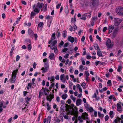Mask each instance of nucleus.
<instances>
[{
	"instance_id": "obj_1",
	"label": "nucleus",
	"mask_w": 123,
	"mask_h": 123,
	"mask_svg": "<svg viewBox=\"0 0 123 123\" xmlns=\"http://www.w3.org/2000/svg\"><path fill=\"white\" fill-rule=\"evenodd\" d=\"M44 5V4L43 3H40L39 2H38L36 5L34 4L33 6V11L35 12L38 13H39L40 9H41L42 7Z\"/></svg>"
},
{
	"instance_id": "obj_2",
	"label": "nucleus",
	"mask_w": 123,
	"mask_h": 123,
	"mask_svg": "<svg viewBox=\"0 0 123 123\" xmlns=\"http://www.w3.org/2000/svg\"><path fill=\"white\" fill-rule=\"evenodd\" d=\"M18 71V69H16L14 70L12 73V75L10 79V82L11 83H13L15 82L16 79L17 73Z\"/></svg>"
},
{
	"instance_id": "obj_3",
	"label": "nucleus",
	"mask_w": 123,
	"mask_h": 123,
	"mask_svg": "<svg viewBox=\"0 0 123 123\" xmlns=\"http://www.w3.org/2000/svg\"><path fill=\"white\" fill-rule=\"evenodd\" d=\"M99 2L98 0H90V6L92 8L97 6Z\"/></svg>"
},
{
	"instance_id": "obj_4",
	"label": "nucleus",
	"mask_w": 123,
	"mask_h": 123,
	"mask_svg": "<svg viewBox=\"0 0 123 123\" xmlns=\"http://www.w3.org/2000/svg\"><path fill=\"white\" fill-rule=\"evenodd\" d=\"M9 103L8 101L6 102V103L5 104V102L3 101H1L0 102V112H1L3 110L2 108H5L6 107V105H7Z\"/></svg>"
},
{
	"instance_id": "obj_5",
	"label": "nucleus",
	"mask_w": 123,
	"mask_h": 123,
	"mask_svg": "<svg viewBox=\"0 0 123 123\" xmlns=\"http://www.w3.org/2000/svg\"><path fill=\"white\" fill-rule=\"evenodd\" d=\"M106 45L108 48H111L113 47L114 45L113 43L111 42V40L109 39H107L106 41Z\"/></svg>"
},
{
	"instance_id": "obj_6",
	"label": "nucleus",
	"mask_w": 123,
	"mask_h": 123,
	"mask_svg": "<svg viewBox=\"0 0 123 123\" xmlns=\"http://www.w3.org/2000/svg\"><path fill=\"white\" fill-rule=\"evenodd\" d=\"M114 25L116 26H118L121 23L122 20L120 19L116 18H114Z\"/></svg>"
},
{
	"instance_id": "obj_7",
	"label": "nucleus",
	"mask_w": 123,
	"mask_h": 123,
	"mask_svg": "<svg viewBox=\"0 0 123 123\" xmlns=\"http://www.w3.org/2000/svg\"><path fill=\"white\" fill-rule=\"evenodd\" d=\"M116 12L117 13L122 15L123 13V8L121 7H118L116 9Z\"/></svg>"
},
{
	"instance_id": "obj_8",
	"label": "nucleus",
	"mask_w": 123,
	"mask_h": 123,
	"mask_svg": "<svg viewBox=\"0 0 123 123\" xmlns=\"http://www.w3.org/2000/svg\"><path fill=\"white\" fill-rule=\"evenodd\" d=\"M45 64H46V66H45V67H42L41 69L42 70V72L43 73H45L48 71L49 66L48 65V63H45Z\"/></svg>"
},
{
	"instance_id": "obj_9",
	"label": "nucleus",
	"mask_w": 123,
	"mask_h": 123,
	"mask_svg": "<svg viewBox=\"0 0 123 123\" xmlns=\"http://www.w3.org/2000/svg\"><path fill=\"white\" fill-rule=\"evenodd\" d=\"M78 113V111L77 110V109L76 107H75V109L71 113V115H74L76 117H77Z\"/></svg>"
},
{
	"instance_id": "obj_10",
	"label": "nucleus",
	"mask_w": 123,
	"mask_h": 123,
	"mask_svg": "<svg viewBox=\"0 0 123 123\" xmlns=\"http://www.w3.org/2000/svg\"><path fill=\"white\" fill-rule=\"evenodd\" d=\"M78 119L80 122H83V120L85 119V114L83 113L81 117L79 116L78 117Z\"/></svg>"
},
{
	"instance_id": "obj_11",
	"label": "nucleus",
	"mask_w": 123,
	"mask_h": 123,
	"mask_svg": "<svg viewBox=\"0 0 123 123\" xmlns=\"http://www.w3.org/2000/svg\"><path fill=\"white\" fill-rule=\"evenodd\" d=\"M117 110L119 112H121L122 111V108L121 107V104L117 103L116 105Z\"/></svg>"
},
{
	"instance_id": "obj_12",
	"label": "nucleus",
	"mask_w": 123,
	"mask_h": 123,
	"mask_svg": "<svg viewBox=\"0 0 123 123\" xmlns=\"http://www.w3.org/2000/svg\"><path fill=\"white\" fill-rule=\"evenodd\" d=\"M114 29V25H112L111 26H110L108 27V30L109 33H111L112 32V30H113Z\"/></svg>"
},
{
	"instance_id": "obj_13",
	"label": "nucleus",
	"mask_w": 123,
	"mask_h": 123,
	"mask_svg": "<svg viewBox=\"0 0 123 123\" xmlns=\"http://www.w3.org/2000/svg\"><path fill=\"white\" fill-rule=\"evenodd\" d=\"M86 110L89 112L90 113L94 111H95V110L90 106L87 108Z\"/></svg>"
},
{
	"instance_id": "obj_14",
	"label": "nucleus",
	"mask_w": 123,
	"mask_h": 123,
	"mask_svg": "<svg viewBox=\"0 0 123 123\" xmlns=\"http://www.w3.org/2000/svg\"><path fill=\"white\" fill-rule=\"evenodd\" d=\"M68 40L71 43H73L74 41V39L73 37L71 36H69L68 38Z\"/></svg>"
},
{
	"instance_id": "obj_15",
	"label": "nucleus",
	"mask_w": 123,
	"mask_h": 123,
	"mask_svg": "<svg viewBox=\"0 0 123 123\" xmlns=\"http://www.w3.org/2000/svg\"><path fill=\"white\" fill-rule=\"evenodd\" d=\"M85 120L86 119V121L87 123H90V121L88 118V115L86 112H85Z\"/></svg>"
},
{
	"instance_id": "obj_16",
	"label": "nucleus",
	"mask_w": 123,
	"mask_h": 123,
	"mask_svg": "<svg viewBox=\"0 0 123 123\" xmlns=\"http://www.w3.org/2000/svg\"><path fill=\"white\" fill-rule=\"evenodd\" d=\"M81 101L82 100L80 99H77L76 103V105L77 106H79L81 104Z\"/></svg>"
},
{
	"instance_id": "obj_17",
	"label": "nucleus",
	"mask_w": 123,
	"mask_h": 123,
	"mask_svg": "<svg viewBox=\"0 0 123 123\" xmlns=\"http://www.w3.org/2000/svg\"><path fill=\"white\" fill-rule=\"evenodd\" d=\"M61 80L62 81L63 83H65V79H64V74H62L60 76Z\"/></svg>"
},
{
	"instance_id": "obj_18",
	"label": "nucleus",
	"mask_w": 123,
	"mask_h": 123,
	"mask_svg": "<svg viewBox=\"0 0 123 123\" xmlns=\"http://www.w3.org/2000/svg\"><path fill=\"white\" fill-rule=\"evenodd\" d=\"M48 79L50 80V81L54 82L55 80V77L54 76H52L51 77H48Z\"/></svg>"
},
{
	"instance_id": "obj_19",
	"label": "nucleus",
	"mask_w": 123,
	"mask_h": 123,
	"mask_svg": "<svg viewBox=\"0 0 123 123\" xmlns=\"http://www.w3.org/2000/svg\"><path fill=\"white\" fill-rule=\"evenodd\" d=\"M77 88L79 90V92H82V89L81 88V86L79 84H77L76 85Z\"/></svg>"
},
{
	"instance_id": "obj_20",
	"label": "nucleus",
	"mask_w": 123,
	"mask_h": 123,
	"mask_svg": "<svg viewBox=\"0 0 123 123\" xmlns=\"http://www.w3.org/2000/svg\"><path fill=\"white\" fill-rule=\"evenodd\" d=\"M28 33L31 35H32L34 34V33L30 29H29Z\"/></svg>"
},
{
	"instance_id": "obj_21",
	"label": "nucleus",
	"mask_w": 123,
	"mask_h": 123,
	"mask_svg": "<svg viewBox=\"0 0 123 123\" xmlns=\"http://www.w3.org/2000/svg\"><path fill=\"white\" fill-rule=\"evenodd\" d=\"M67 94H63L62 96V97L63 99L65 100L66 99L67 97Z\"/></svg>"
},
{
	"instance_id": "obj_22",
	"label": "nucleus",
	"mask_w": 123,
	"mask_h": 123,
	"mask_svg": "<svg viewBox=\"0 0 123 123\" xmlns=\"http://www.w3.org/2000/svg\"><path fill=\"white\" fill-rule=\"evenodd\" d=\"M36 15V14L34 13L32 11L30 14V18L32 19V18Z\"/></svg>"
},
{
	"instance_id": "obj_23",
	"label": "nucleus",
	"mask_w": 123,
	"mask_h": 123,
	"mask_svg": "<svg viewBox=\"0 0 123 123\" xmlns=\"http://www.w3.org/2000/svg\"><path fill=\"white\" fill-rule=\"evenodd\" d=\"M110 117L111 118H112L114 116V114H113V112L112 111H111L109 113Z\"/></svg>"
},
{
	"instance_id": "obj_24",
	"label": "nucleus",
	"mask_w": 123,
	"mask_h": 123,
	"mask_svg": "<svg viewBox=\"0 0 123 123\" xmlns=\"http://www.w3.org/2000/svg\"><path fill=\"white\" fill-rule=\"evenodd\" d=\"M94 47L95 48V49L96 50H98L99 51L100 50V49L99 48V46L98 44H95L94 46Z\"/></svg>"
},
{
	"instance_id": "obj_25",
	"label": "nucleus",
	"mask_w": 123,
	"mask_h": 123,
	"mask_svg": "<svg viewBox=\"0 0 123 123\" xmlns=\"http://www.w3.org/2000/svg\"><path fill=\"white\" fill-rule=\"evenodd\" d=\"M86 17H85V20L86 19V17H87L88 19L90 18L91 16V15L90 13H88L86 14L85 15Z\"/></svg>"
},
{
	"instance_id": "obj_26",
	"label": "nucleus",
	"mask_w": 123,
	"mask_h": 123,
	"mask_svg": "<svg viewBox=\"0 0 123 123\" xmlns=\"http://www.w3.org/2000/svg\"><path fill=\"white\" fill-rule=\"evenodd\" d=\"M79 69L80 71H82L84 70V67L82 65H80L79 67Z\"/></svg>"
},
{
	"instance_id": "obj_27",
	"label": "nucleus",
	"mask_w": 123,
	"mask_h": 123,
	"mask_svg": "<svg viewBox=\"0 0 123 123\" xmlns=\"http://www.w3.org/2000/svg\"><path fill=\"white\" fill-rule=\"evenodd\" d=\"M67 31L66 30H64L63 32L62 33V35L63 37L65 38L66 37V36L67 35Z\"/></svg>"
},
{
	"instance_id": "obj_28",
	"label": "nucleus",
	"mask_w": 123,
	"mask_h": 123,
	"mask_svg": "<svg viewBox=\"0 0 123 123\" xmlns=\"http://www.w3.org/2000/svg\"><path fill=\"white\" fill-rule=\"evenodd\" d=\"M97 55L99 57H102L103 56L102 54L101 51H97Z\"/></svg>"
},
{
	"instance_id": "obj_29",
	"label": "nucleus",
	"mask_w": 123,
	"mask_h": 123,
	"mask_svg": "<svg viewBox=\"0 0 123 123\" xmlns=\"http://www.w3.org/2000/svg\"><path fill=\"white\" fill-rule=\"evenodd\" d=\"M25 43L27 44H31V41L29 39H27L25 40Z\"/></svg>"
},
{
	"instance_id": "obj_30",
	"label": "nucleus",
	"mask_w": 123,
	"mask_h": 123,
	"mask_svg": "<svg viewBox=\"0 0 123 123\" xmlns=\"http://www.w3.org/2000/svg\"><path fill=\"white\" fill-rule=\"evenodd\" d=\"M33 85L31 83H29L28 85L27 89H31V86L32 85Z\"/></svg>"
},
{
	"instance_id": "obj_31",
	"label": "nucleus",
	"mask_w": 123,
	"mask_h": 123,
	"mask_svg": "<svg viewBox=\"0 0 123 123\" xmlns=\"http://www.w3.org/2000/svg\"><path fill=\"white\" fill-rule=\"evenodd\" d=\"M70 98L74 102H75L76 100V98L75 97H74L73 95H71L70 96Z\"/></svg>"
},
{
	"instance_id": "obj_32",
	"label": "nucleus",
	"mask_w": 123,
	"mask_h": 123,
	"mask_svg": "<svg viewBox=\"0 0 123 123\" xmlns=\"http://www.w3.org/2000/svg\"><path fill=\"white\" fill-rule=\"evenodd\" d=\"M120 120L121 119L120 118L118 117H117L114 120V122L117 123L118 121L120 122Z\"/></svg>"
},
{
	"instance_id": "obj_33",
	"label": "nucleus",
	"mask_w": 123,
	"mask_h": 123,
	"mask_svg": "<svg viewBox=\"0 0 123 123\" xmlns=\"http://www.w3.org/2000/svg\"><path fill=\"white\" fill-rule=\"evenodd\" d=\"M14 47H12L11 49V51L10 53V55L11 56H12V53L14 51Z\"/></svg>"
},
{
	"instance_id": "obj_34",
	"label": "nucleus",
	"mask_w": 123,
	"mask_h": 123,
	"mask_svg": "<svg viewBox=\"0 0 123 123\" xmlns=\"http://www.w3.org/2000/svg\"><path fill=\"white\" fill-rule=\"evenodd\" d=\"M96 66L98 65L99 64L101 65H103V62L101 63L99 61H97L95 62Z\"/></svg>"
},
{
	"instance_id": "obj_35",
	"label": "nucleus",
	"mask_w": 123,
	"mask_h": 123,
	"mask_svg": "<svg viewBox=\"0 0 123 123\" xmlns=\"http://www.w3.org/2000/svg\"><path fill=\"white\" fill-rule=\"evenodd\" d=\"M55 33H53L51 36V39L52 40H53L55 39Z\"/></svg>"
},
{
	"instance_id": "obj_36",
	"label": "nucleus",
	"mask_w": 123,
	"mask_h": 123,
	"mask_svg": "<svg viewBox=\"0 0 123 123\" xmlns=\"http://www.w3.org/2000/svg\"><path fill=\"white\" fill-rule=\"evenodd\" d=\"M86 102V101L85 99V108L86 109L89 107L90 106Z\"/></svg>"
},
{
	"instance_id": "obj_37",
	"label": "nucleus",
	"mask_w": 123,
	"mask_h": 123,
	"mask_svg": "<svg viewBox=\"0 0 123 123\" xmlns=\"http://www.w3.org/2000/svg\"><path fill=\"white\" fill-rule=\"evenodd\" d=\"M54 56V54L53 53H51L49 56V58L51 59H53V57Z\"/></svg>"
},
{
	"instance_id": "obj_38",
	"label": "nucleus",
	"mask_w": 123,
	"mask_h": 123,
	"mask_svg": "<svg viewBox=\"0 0 123 123\" xmlns=\"http://www.w3.org/2000/svg\"><path fill=\"white\" fill-rule=\"evenodd\" d=\"M50 48L51 49L54 50L55 49H56L57 47H56L55 45H51L50 46Z\"/></svg>"
},
{
	"instance_id": "obj_39",
	"label": "nucleus",
	"mask_w": 123,
	"mask_h": 123,
	"mask_svg": "<svg viewBox=\"0 0 123 123\" xmlns=\"http://www.w3.org/2000/svg\"><path fill=\"white\" fill-rule=\"evenodd\" d=\"M98 114L99 116V117H103L104 116V115L103 114H101L99 112H98Z\"/></svg>"
},
{
	"instance_id": "obj_40",
	"label": "nucleus",
	"mask_w": 123,
	"mask_h": 123,
	"mask_svg": "<svg viewBox=\"0 0 123 123\" xmlns=\"http://www.w3.org/2000/svg\"><path fill=\"white\" fill-rule=\"evenodd\" d=\"M27 48L29 50H31L32 48V46L31 45V44H29L27 46Z\"/></svg>"
},
{
	"instance_id": "obj_41",
	"label": "nucleus",
	"mask_w": 123,
	"mask_h": 123,
	"mask_svg": "<svg viewBox=\"0 0 123 123\" xmlns=\"http://www.w3.org/2000/svg\"><path fill=\"white\" fill-rule=\"evenodd\" d=\"M21 16L19 17L17 19V20L16 21V23H18L19 22L21 18Z\"/></svg>"
},
{
	"instance_id": "obj_42",
	"label": "nucleus",
	"mask_w": 123,
	"mask_h": 123,
	"mask_svg": "<svg viewBox=\"0 0 123 123\" xmlns=\"http://www.w3.org/2000/svg\"><path fill=\"white\" fill-rule=\"evenodd\" d=\"M57 43V41L56 40H55L54 41L51 43V44L53 45H55Z\"/></svg>"
},
{
	"instance_id": "obj_43",
	"label": "nucleus",
	"mask_w": 123,
	"mask_h": 123,
	"mask_svg": "<svg viewBox=\"0 0 123 123\" xmlns=\"http://www.w3.org/2000/svg\"><path fill=\"white\" fill-rule=\"evenodd\" d=\"M90 80L89 77H86V81L87 83H89Z\"/></svg>"
},
{
	"instance_id": "obj_44",
	"label": "nucleus",
	"mask_w": 123,
	"mask_h": 123,
	"mask_svg": "<svg viewBox=\"0 0 123 123\" xmlns=\"http://www.w3.org/2000/svg\"><path fill=\"white\" fill-rule=\"evenodd\" d=\"M122 69V66L121 65H120L118 66L117 71L118 72H120Z\"/></svg>"
},
{
	"instance_id": "obj_45",
	"label": "nucleus",
	"mask_w": 123,
	"mask_h": 123,
	"mask_svg": "<svg viewBox=\"0 0 123 123\" xmlns=\"http://www.w3.org/2000/svg\"><path fill=\"white\" fill-rule=\"evenodd\" d=\"M43 22H40L38 25V26L39 27H41L43 25Z\"/></svg>"
},
{
	"instance_id": "obj_46",
	"label": "nucleus",
	"mask_w": 123,
	"mask_h": 123,
	"mask_svg": "<svg viewBox=\"0 0 123 123\" xmlns=\"http://www.w3.org/2000/svg\"><path fill=\"white\" fill-rule=\"evenodd\" d=\"M118 28H115L114 31V33H117L118 31Z\"/></svg>"
},
{
	"instance_id": "obj_47",
	"label": "nucleus",
	"mask_w": 123,
	"mask_h": 123,
	"mask_svg": "<svg viewBox=\"0 0 123 123\" xmlns=\"http://www.w3.org/2000/svg\"><path fill=\"white\" fill-rule=\"evenodd\" d=\"M47 105L48 107L47 108V110L48 111L50 110L51 109V107L50 106L49 104L47 103Z\"/></svg>"
},
{
	"instance_id": "obj_48",
	"label": "nucleus",
	"mask_w": 123,
	"mask_h": 123,
	"mask_svg": "<svg viewBox=\"0 0 123 123\" xmlns=\"http://www.w3.org/2000/svg\"><path fill=\"white\" fill-rule=\"evenodd\" d=\"M73 28L74 31L76 30L77 29V27L75 24L73 25Z\"/></svg>"
},
{
	"instance_id": "obj_49",
	"label": "nucleus",
	"mask_w": 123,
	"mask_h": 123,
	"mask_svg": "<svg viewBox=\"0 0 123 123\" xmlns=\"http://www.w3.org/2000/svg\"><path fill=\"white\" fill-rule=\"evenodd\" d=\"M64 44V42L63 41H61L59 44V46L60 47H61L60 46L63 45Z\"/></svg>"
},
{
	"instance_id": "obj_50",
	"label": "nucleus",
	"mask_w": 123,
	"mask_h": 123,
	"mask_svg": "<svg viewBox=\"0 0 123 123\" xmlns=\"http://www.w3.org/2000/svg\"><path fill=\"white\" fill-rule=\"evenodd\" d=\"M34 36L35 38V40H37V38L38 37V36L37 34H34Z\"/></svg>"
},
{
	"instance_id": "obj_51",
	"label": "nucleus",
	"mask_w": 123,
	"mask_h": 123,
	"mask_svg": "<svg viewBox=\"0 0 123 123\" xmlns=\"http://www.w3.org/2000/svg\"><path fill=\"white\" fill-rule=\"evenodd\" d=\"M51 119V117L50 116H49L47 118V122H50Z\"/></svg>"
},
{
	"instance_id": "obj_52",
	"label": "nucleus",
	"mask_w": 123,
	"mask_h": 123,
	"mask_svg": "<svg viewBox=\"0 0 123 123\" xmlns=\"http://www.w3.org/2000/svg\"><path fill=\"white\" fill-rule=\"evenodd\" d=\"M61 109L62 110H63L64 111V110L65 109V105H62L60 107Z\"/></svg>"
},
{
	"instance_id": "obj_53",
	"label": "nucleus",
	"mask_w": 123,
	"mask_h": 123,
	"mask_svg": "<svg viewBox=\"0 0 123 123\" xmlns=\"http://www.w3.org/2000/svg\"><path fill=\"white\" fill-rule=\"evenodd\" d=\"M96 37L97 39L99 40L100 41H101V38L98 35H97L96 36Z\"/></svg>"
},
{
	"instance_id": "obj_54",
	"label": "nucleus",
	"mask_w": 123,
	"mask_h": 123,
	"mask_svg": "<svg viewBox=\"0 0 123 123\" xmlns=\"http://www.w3.org/2000/svg\"><path fill=\"white\" fill-rule=\"evenodd\" d=\"M47 99L48 101L49 100V101L50 102L51 101L52 99H51L50 97L49 96H48L47 97Z\"/></svg>"
},
{
	"instance_id": "obj_55",
	"label": "nucleus",
	"mask_w": 123,
	"mask_h": 123,
	"mask_svg": "<svg viewBox=\"0 0 123 123\" xmlns=\"http://www.w3.org/2000/svg\"><path fill=\"white\" fill-rule=\"evenodd\" d=\"M122 53V51L121 50H119L118 51L117 54V56H119Z\"/></svg>"
},
{
	"instance_id": "obj_56",
	"label": "nucleus",
	"mask_w": 123,
	"mask_h": 123,
	"mask_svg": "<svg viewBox=\"0 0 123 123\" xmlns=\"http://www.w3.org/2000/svg\"><path fill=\"white\" fill-rule=\"evenodd\" d=\"M94 111V116L95 117H96L97 116V112L95 110V111Z\"/></svg>"
},
{
	"instance_id": "obj_57",
	"label": "nucleus",
	"mask_w": 123,
	"mask_h": 123,
	"mask_svg": "<svg viewBox=\"0 0 123 123\" xmlns=\"http://www.w3.org/2000/svg\"><path fill=\"white\" fill-rule=\"evenodd\" d=\"M85 74L86 75V77H88L89 75V73L87 71H85Z\"/></svg>"
},
{
	"instance_id": "obj_58",
	"label": "nucleus",
	"mask_w": 123,
	"mask_h": 123,
	"mask_svg": "<svg viewBox=\"0 0 123 123\" xmlns=\"http://www.w3.org/2000/svg\"><path fill=\"white\" fill-rule=\"evenodd\" d=\"M89 4V2L87 0H85V6H88Z\"/></svg>"
},
{
	"instance_id": "obj_59",
	"label": "nucleus",
	"mask_w": 123,
	"mask_h": 123,
	"mask_svg": "<svg viewBox=\"0 0 123 123\" xmlns=\"http://www.w3.org/2000/svg\"><path fill=\"white\" fill-rule=\"evenodd\" d=\"M69 45V44L68 43H66L64 45V48L67 47Z\"/></svg>"
},
{
	"instance_id": "obj_60",
	"label": "nucleus",
	"mask_w": 123,
	"mask_h": 123,
	"mask_svg": "<svg viewBox=\"0 0 123 123\" xmlns=\"http://www.w3.org/2000/svg\"><path fill=\"white\" fill-rule=\"evenodd\" d=\"M76 21V19L75 18V16H74V18H71L72 22H75Z\"/></svg>"
},
{
	"instance_id": "obj_61",
	"label": "nucleus",
	"mask_w": 123,
	"mask_h": 123,
	"mask_svg": "<svg viewBox=\"0 0 123 123\" xmlns=\"http://www.w3.org/2000/svg\"><path fill=\"white\" fill-rule=\"evenodd\" d=\"M68 50V49L67 48H65L63 49L62 50L63 52H65Z\"/></svg>"
},
{
	"instance_id": "obj_62",
	"label": "nucleus",
	"mask_w": 123,
	"mask_h": 123,
	"mask_svg": "<svg viewBox=\"0 0 123 123\" xmlns=\"http://www.w3.org/2000/svg\"><path fill=\"white\" fill-rule=\"evenodd\" d=\"M107 29V28L106 27H104L103 29V31L104 32H105L106 31Z\"/></svg>"
},
{
	"instance_id": "obj_63",
	"label": "nucleus",
	"mask_w": 123,
	"mask_h": 123,
	"mask_svg": "<svg viewBox=\"0 0 123 123\" xmlns=\"http://www.w3.org/2000/svg\"><path fill=\"white\" fill-rule=\"evenodd\" d=\"M109 119V116L108 115H106L105 117V121H107Z\"/></svg>"
},
{
	"instance_id": "obj_64",
	"label": "nucleus",
	"mask_w": 123,
	"mask_h": 123,
	"mask_svg": "<svg viewBox=\"0 0 123 123\" xmlns=\"http://www.w3.org/2000/svg\"><path fill=\"white\" fill-rule=\"evenodd\" d=\"M20 57L18 55H17L16 57V61H18L20 59Z\"/></svg>"
}]
</instances>
